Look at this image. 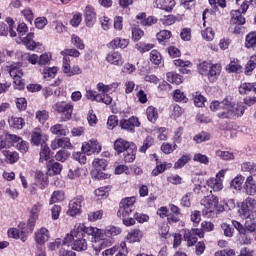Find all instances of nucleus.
I'll list each match as a JSON object with an SVG mask.
<instances>
[{
    "label": "nucleus",
    "instance_id": "obj_1",
    "mask_svg": "<svg viewBox=\"0 0 256 256\" xmlns=\"http://www.w3.org/2000/svg\"><path fill=\"white\" fill-rule=\"evenodd\" d=\"M95 231L97 227L85 226L83 223H76L74 228L64 238V243L69 247V243H72V249L74 251H87V240H85V234L91 235L95 239Z\"/></svg>",
    "mask_w": 256,
    "mask_h": 256
},
{
    "label": "nucleus",
    "instance_id": "obj_2",
    "mask_svg": "<svg viewBox=\"0 0 256 256\" xmlns=\"http://www.w3.org/2000/svg\"><path fill=\"white\" fill-rule=\"evenodd\" d=\"M96 230H94V241L92 243V249L95 250L96 255H99L103 249L112 245L114 237L121 235V229L114 226H108L105 230L99 228H96Z\"/></svg>",
    "mask_w": 256,
    "mask_h": 256
},
{
    "label": "nucleus",
    "instance_id": "obj_3",
    "mask_svg": "<svg viewBox=\"0 0 256 256\" xmlns=\"http://www.w3.org/2000/svg\"><path fill=\"white\" fill-rule=\"evenodd\" d=\"M221 71H223V67L219 63L211 64L210 62L204 61L198 65L199 74L208 77L210 83H215L219 79Z\"/></svg>",
    "mask_w": 256,
    "mask_h": 256
},
{
    "label": "nucleus",
    "instance_id": "obj_4",
    "mask_svg": "<svg viewBox=\"0 0 256 256\" xmlns=\"http://www.w3.org/2000/svg\"><path fill=\"white\" fill-rule=\"evenodd\" d=\"M200 204L202 205V213L205 217H213L215 211H223L222 207H219V198L215 195H209L204 197Z\"/></svg>",
    "mask_w": 256,
    "mask_h": 256
},
{
    "label": "nucleus",
    "instance_id": "obj_5",
    "mask_svg": "<svg viewBox=\"0 0 256 256\" xmlns=\"http://www.w3.org/2000/svg\"><path fill=\"white\" fill-rule=\"evenodd\" d=\"M239 215L242 219H250L251 221L256 220V199L247 197L242 201Z\"/></svg>",
    "mask_w": 256,
    "mask_h": 256
},
{
    "label": "nucleus",
    "instance_id": "obj_6",
    "mask_svg": "<svg viewBox=\"0 0 256 256\" xmlns=\"http://www.w3.org/2000/svg\"><path fill=\"white\" fill-rule=\"evenodd\" d=\"M245 113V106L231 105V101H229L227 112H218V117L220 119H238V117H243Z\"/></svg>",
    "mask_w": 256,
    "mask_h": 256
},
{
    "label": "nucleus",
    "instance_id": "obj_7",
    "mask_svg": "<svg viewBox=\"0 0 256 256\" xmlns=\"http://www.w3.org/2000/svg\"><path fill=\"white\" fill-rule=\"evenodd\" d=\"M135 197H128L121 200L117 215L119 217H130L131 213L135 211Z\"/></svg>",
    "mask_w": 256,
    "mask_h": 256
},
{
    "label": "nucleus",
    "instance_id": "obj_8",
    "mask_svg": "<svg viewBox=\"0 0 256 256\" xmlns=\"http://www.w3.org/2000/svg\"><path fill=\"white\" fill-rule=\"evenodd\" d=\"M54 111L62 115V120L69 121L73 116V103L60 101L53 106Z\"/></svg>",
    "mask_w": 256,
    "mask_h": 256
},
{
    "label": "nucleus",
    "instance_id": "obj_9",
    "mask_svg": "<svg viewBox=\"0 0 256 256\" xmlns=\"http://www.w3.org/2000/svg\"><path fill=\"white\" fill-rule=\"evenodd\" d=\"M225 173L227 170H220L215 177H211L207 180V185L210 187L214 193H219V191H223V179H225Z\"/></svg>",
    "mask_w": 256,
    "mask_h": 256
},
{
    "label": "nucleus",
    "instance_id": "obj_10",
    "mask_svg": "<svg viewBox=\"0 0 256 256\" xmlns=\"http://www.w3.org/2000/svg\"><path fill=\"white\" fill-rule=\"evenodd\" d=\"M8 237L12 239H20L22 243H25L29 237V229L27 224H20L17 228H10L8 230Z\"/></svg>",
    "mask_w": 256,
    "mask_h": 256
},
{
    "label": "nucleus",
    "instance_id": "obj_11",
    "mask_svg": "<svg viewBox=\"0 0 256 256\" xmlns=\"http://www.w3.org/2000/svg\"><path fill=\"white\" fill-rule=\"evenodd\" d=\"M6 141H9L13 145H15L16 149L20 151V153H27L29 151V142L23 140L19 135L17 134H6L5 136Z\"/></svg>",
    "mask_w": 256,
    "mask_h": 256
},
{
    "label": "nucleus",
    "instance_id": "obj_12",
    "mask_svg": "<svg viewBox=\"0 0 256 256\" xmlns=\"http://www.w3.org/2000/svg\"><path fill=\"white\" fill-rule=\"evenodd\" d=\"M232 225L240 235L238 239L240 245H251V243H253L251 235L248 234L247 229H245V226H243L241 222L232 220Z\"/></svg>",
    "mask_w": 256,
    "mask_h": 256
},
{
    "label": "nucleus",
    "instance_id": "obj_13",
    "mask_svg": "<svg viewBox=\"0 0 256 256\" xmlns=\"http://www.w3.org/2000/svg\"><path fill=\"white\" fill-rule=\"evenodd\" d=\"M203 239L204 232L199 228H192L191 230H184V240L187 242L188 247H193L197 243L198 238Z\"/></svg>",
    "mask_w": 256,
    "mask_h": 256
},
{
    "label": "nucleus",
    "instance_id": "obj_14",
    "mask_svg": "<svg viewBox=\"0 0 256 256\" xmlns=\"http://www.w3.org/2000/svg\"><path fill=\"white\" fill-rule=\"evenodd\" d=\"M47 141H49V137L45 133H43V130H41V128L36 127L31 131V145L39 147V145H44V143H47Z\"/></svg>",
    "mask_w": 256,
    "mask_h": 256
},
{
    "label": "nucleus",
    "instance_id": "obj_15",
    "mask_svg": "<svg viewBox=\"0 0 256 256\" xmlns=\"http://www.w3.org/2000/svg\"><path fill=\"white\" fill-rule=\"evenodd\" d=\"M119 125L121 129H124V131H129V133H135V127H140L141 122H139V118L131 116L129 119L120 120Z\"/></svg>",
    "mask_w": 256,
    "mask_h": 256
},
{
    "label": "nucleus",
    "instance_id": "obj_16",
    "mask_svg": "<svg viewBox=\"0 0 256 256\" xmlns=\"http://www.w3.org/2000/svg\"><path fill=\"white\" fill-rule=\"evenodd\" d=\"M82 151L86 155H93L94 153H101V144L96 139H91L88 142L82 144Z\"/></svg>",
    "mask_w": 256,
    "mask_h": 256
},
{
    "label": "nucleus",
    "instance_id": "obj_17",
    "mask_svg": "<svg viewBox=\"0 0 256 256\" xmlns=\"http://www.w3.org/2000/svg\"><path fill=\"white\" fill-rule=\"evenodd\" d=\"M85 199L83 196H77L76 198L72 199L69 203V209L67 214L70 217H75V215H79L81 213V203H83Z\"/></svg>",
    "mask_w": 256,
    "mask_h": 256
},
{
    "label": "nucleus",
    "instance_id": "obj_18",
    "mask_svg": "<svg viewBox=\"0 0 256 256\" xmlns=\"http://www.w3.org/2000/svg\"><path fill=\"white\" fill-rule=\"evenodd\" d=\"M51 238V234L49 230L45 227H42L35 231L34 233V240L37 245H45L47 241Z\"/></svg>",
    "mask_w": 256,
    "mask_h": 256
},
{
    "label": "nucleus",
    "instance_id": "obj_19",
    "mask_svg": "<svg viewBox=\"0 0 256 256\" xmlns=\"http://www.w3.org/2000/svg\"><path fill=\"white\" fill-rule=\"evenodd\" d=\"M43 210V203L41 202H36L35 204L32 205L30 209V218L28 220V223L30 227H35V222L37 219H39V214Z\"/></svg>",
    "mask_w": 256,
    "mask_h": 256
},
{
    "label": "nucleus",
    "instance_id": "obj_20",
    "mask_svg": "<svg viewBox=\"0 0 256 256\" xmlns=\"http://www.w3.org/2000/svg\"><path fill=\"white\" fill-rule=\"evenodd\" d=\"M107 63L110 65H115L116 67H121L125 60H123V56L117 51H111L106 55Z\"/></svg>",
    "mask_w": 256,
    "mask_h": 256
},
{
    "label": "nucleus",
    "instance_id": "obj_21",
    "mask_svg": "<svg viewBox=\"0 0 256 256\" xmlns=\"http://www.w3.org/2000/svg\"><path fill=\"white\" fill-rule=\"evenodd\" d=\"M85 23L88 27H93L95 21H97V14H95V9L93 6H86L84 9Z\"/></svg>",
    "mask_w": 256,
    "mask_h": 256
},
{
    "label": "nucleus",
    "instance_id": "obj_22",
    "mask_svg": "<svg viewBox=\"0 0 256 256\" xmlns=\"http://www.w3.org/2000/svg\"><path fill=\"white\" fill-rule=\"evenodd\" d=\"M176 2L175 0H155L154 1V7L156 9H161L162 11H167L168 13L173 11V8L175 7Z\"/></svg>",
    "mask_w": 256,
    "mask_h": 256
},
{
    "label": "nucleus",
    "instance_id": "obj_23",
    "mask_svg": "<svg viewBox=\"0 0 256 256\" xmlns=\"http://www.w3.org/2000/svg\"><path fill=\"white\" fill-rule=\"evenodd\" d=\"M229 107V98H225L222 102L217 100L211 102L210 110L211 111H219V113H227V109Z\"/></svg>",
    "mask_w": 256,
    "mask_h": 256
},
{
    "label": "nucleus",
    "instance_id": "obj_24",
    "mask_svg": "<svg viewBox=\"0 0 256 256\" xmlns=\"http://www.w3.org/2000/svg\"><path fill=\"white\" fill-rule=\"evenodd\" d=\"M133 144H131L129 141L119 138L114 142V149L118 153H125L128 149L132 148Z\"/></svg>",
    "mask_w": 256,
    "mask_h": 256
},
{
    "label": "nucleus",
    "instance_id": "obj_25",
    "mask_svg": "<svg viewBox=\"0 0 256 256\" xmlns=\"http://www.w3.org/2000/svg\"><path fill=\"white\" fill-rule=\"evenodd\" d=\"M244 190L246 195L255 196L256 195V183L253 176H248L244 183Z\"/></svg>",
    "mask_w": 256,
    "mask_h": 256
},
{
    "label": "nucleus",
    "instance_id": "obj_26",
    "mask_svg": "<svg viewBox=\"0 0 256 256\" xmlns=\"http://www.w3.org/2000/svg\"><path fill=\"white\" fill-rule=\"evenodd\" d=\"M33 39H35V33L33 32L28 33L26 37L22 38L23 45H25V47H27L29 51H35V49H37V46L40 45Z\"/></svg>",
    "mask_w": 256,
    "mask_h": 256
},
{
    "label": "nucleus",
    "instance_id": "obj_27",
    "mask_svg": "<svg viewBox=\"0 0 256 256\" xmlns=\"http://www.w3.org/2000/svg\"><path fill=\"white\" fill-rule=\"evenodd\" d=\"M6 163L13 165L19 161V152L13 150H3Z\"/></svg>",
    "mask_w": 256,
    "mask_h": 256
},
{
    "label": "nucleus",
    "instance_id": "obj_28",
    "mask_svg": "<svg viewBox=\"0 0 256 256\" xmlns=\"http://www.w3.org/2000/svg\"><path fill=\"white\" fill-rule=\"evenodd\" d=\"M126 239L129 241V243H139V241L143 239V231L139 229L131 230L127 234Z\"/></svg>",
    "mask_w": 256,
    "mask_h": 256
},
{
    "label": "nucleus",
    "instance_id": "obj_29",
    "mask_svg": "<svg viewBox=\"0 0 256 256\" xmlns=\"http://www.w3.org/2000/svg\"><path fill=\"white\" fill-rule=\"evenodd\" d=\"M231 23L232 25H245V17H243L241 10L231 11Z\"/></svg>",
    "mask_w": 256,
    "mask_h": 256
},
{
    "label": "nucleus",
    "instance_id": "obj_30",
    "mask_svg": "<svg viewBox=\"0 0 256 256\" xmlns=\"http://www.w3.org/2000/svg\"><path fill=\"white\" fill-rule=\"evenodd\" d=\"M8 123L12 129H17L18 131L25 127V119L21 117L12 116L8 119Z\"/></svg>",
    "mask_w": 256,
    "mask_h": 256
},
{
    "label": "nucleus",
    "instance_id": "obj_31",
    "mask_svg": "<svg viewBox=\"0 0 256 256\" xmlns=\"http://www.w3.org/2000/svg\"><path fill=\"white\" fill-rule=\"evenodd\" d=\"M36 185L40 189H45V187H47V185H49V177H47L46 174H44L43 172L37 171L36 172Z\"/></svg>",
    "mask_w": 256,
    "mask_h": 256
},
{
    "label": "nucleus",
    "instance_id": "obj_32",
    "mask_svg": "<svg viewBox=\"0 0 256 256\" xmlns=\"http://www.w3.org/2000/svg\"><path fill=\"white\" fill-rule=\"evenodd\" d=\"M119 87V83L114 82L110 85H105L103 82H99L96 86V89L100 93H109L110 91H115Z\"/></svg>",
    "mask_w": 256,
    "mask_h": 256
},
{
    "label": "nucleus",
    "instance_id": "obj_33",
    "mask_svg": "<svg viewBox=\"0 0 256 256\" xmlns=\"http://www.w3.org/2000/svg\"><path fill=\"white\" fill-rule=\"evenodd\" d=\"M8 71L12 79L17 77H23V70L21 69V63H14L10 65Z\"/></svg>",
    "mask_w": 256,
    "mask_h": 256
},
{
    "label": "nucleus",
    "instance_id": "obj_34",
    "mask_svg": "<svg viewBox=\"0 0 256 256\" xmlns=\"http://www.w3.org/2000/svg\"><path fill=\"white\" fill-rule=\"evenodd\" d=\"M50 131L53 135H57V137H65L67 135V127L61 125V124H55L52 127H50Z\"/></svg>",
    "mask_w": 256,
    "mask_h": 256
},
{
    "label": "nucleus",
    "instance_id": "obj_35",
    "mask_svg": "<svg viewBox=\"0 0 256 256\" xmlns=\"http://www.w3.org/2000/svg\"><path fill=\"white\" fill-rule=\"evenodd\" d=\"M245 47L247 49H255L256 47V31L250 32L245 37Z\"/></svg>",
    "mask_w": 256,
    "mask_h": 256
},
{
    "label": "nucleus",
    "instance_id": "obj_36",
    "mask_svg": "<svg viewBox=\"0 0 256 256\" xmlns=\"http://www.w3.org/2000/svg\"><path fill=\"white\" fill-rule=\"evenodd\" d=\"M48 167V174L49 175H59L61 171L63 170V165L59 162H52L47 164Z\"/></svg>",
    "mask_w": 256,
    "mask_h": 256
},
{
    "label": "nucleus",
    "instance_id": "obj_37",
    "mask_svg": "<svg viewBox=\"0 0 256 256\" xmlns=\"http://www.w3.org/2000/svg\"><path fill=\"white\" fill-rule=\"evenodd\" d=\"M173 165L171 163H162L157 164L156 167L152 170L153 177H157L158 175H161V173H164L166 169H171Z\"/></svg>",
    "mask_w": 256,
    "mask_h": 256
},
{
    "label": "nucleus",
    "instance_id": "obj_38",
    "mask_svg": "<svg viewBox=\"0 0 256 256\" xmlns=\"http://www.w3.org/2000/svg\"><path fill=\"white\" fill-rule=\"evenodd\" d=\"M166 78L168 83H172L173 85H181V83H183V76L173 72H168Z\"/></svg>",
    "mask_w": 256,
    "mask_h": 256
},
{
    "label": "nucleus",
    "instance_id": "obj_39",
    "mask_svg": "<svg viewBox=\"0 0 256 256\" xmlns=\"http://www.w3.org/2000/svg\"><path fill=\"white\" fill-rule=\"evenodd\" d=\"M57 71H59L57 67H46L43 69V78L46 79V81H51V79H55Z\"/></svg>",
    "mask_w": 256,
    "mask_h": 256
},
{
    "label": "nucleus",
    "instance_id": "obj_40",
    "mask_svg": "<svg viewBox=\"0 0 256 256\" xmlns=\"http://www.w3.org/2000/svg\"><path fill=\"white\" fill-rule=\"evenodd\" d=\"M157 41L160 45H165L169 39H171V31L169 30H162L156 35Z\"/></svg>",
    "mask_w": 256,
    "mask_h": 256
},
{
    "label": "nucleus",
    "instance_id": "obj_41",
    "mask_svg": "<svg viewBox=\"0 0 256 256\" xmlns=\"http://www.w3.org/2000/svg\"><path fill=\"white\" fill-rule=\"evenodd\" d=\"M114 49H125L129 45V40L122 38H115L110 43Z\"/></svg>",
    "mask_w": 256,
    "mask_h": 256
},
{
    "label": "nucleus",
    "instance_id": "obj_42",
    "mask_svg": "<svg viewBox=\"0 0 256 256\" xmlns=\"http://www.w3.org/2000/svg\"><path fill=\"white\" fill-rule=\"evenodd\" d=\"M251 91L256 93V84L245 82V83H242L239 87V93L241 95H245Z\"/></svg>",
    "mask_w": 256,
    "mask_h": 256
},
{
    "label": "nucleus",
    "instance_id": "obj_43",
    "mask_svg": "<svg viewBox=\"0 0 256 256\" xmlns=\"http://www.w3.org/2000/svg\"><path fill=\"white\" fill-rule=\"evenodd\" d=\"M146 115L150 123H155V121H157V119L159 118V113L157 112V109L153 106L147 108Z\"/></svg>",
    "mask_w": 256,
    "mask_h": 256
},
{
    "label": "nucleus",
    "instance_id": "obj_44",
    "mask_svg": "<svg viewBox=\"0 0 256 256\" xmlns=\"http://www.w3.org/2000/svg\"><path fill=\"white\" fill-rule=\"evenodd\" d=\"M136 147L135 144H132V147L126 151H124V161L125 163H133L135 159V153H136Z\"/></svg>",
    "mask_w": 256,
    "mask_h": 256
},
{
    "label": "nucleus",
    "instance_id": "obj_45",
    "mask_svg": "<svg viewBox=\"0 0 256 256\" xmlns=\"http://www.w3.org/2000/svg\"><path fill=\"white\" fill-rule=\"evenodd\" d=\"M92 165L96 171H105L107 169V160L101 158H95Z\"/></svg>",
    "mask_w": 256,
    "mask_h": 256
},
{
    "label": "nucleus",
    "instance_id": "obj_46",
    "mask_svg": "<svg viewBox=\"0 0 256 256\" xmlns=\"http://www.w3.org/2000/svg\"><path fill=\"white\" fill-rule=\"evenodd\" d=\"M245 181V178L241 175L236 176L230 183L231 189H235V191H241V187Z\"/></svg>",
    "mask_w": 256,
    "mask_h": 256
},
{
    "label": "nucleus",
    "instance_id": "obj_47",
    "mask_svg": "<svg viewBox=\"0 0 256 256\" xmlns=\"http://www.w3.org/2000/svg\"><path fill=\"white\" fill-rule=\"evenodd\" d=\"M173 99L177 103H187L189 101V98L183 93V91L177 89L173 93Z\"/></svg>",
    "mask_w": 256,
    "mask_h": 256
},
{
    "label": "nucleus",
    "instance_id": "obj_48",
    "mask_svg": "<svg viewBox=\"0 0 256 256\" xmlns=\"http://www.w3.org/2000/svg\"><path fill=\"white\" fill-rule=\"evenodd\" d=\"M216 156L219 157V159H222L223 161H231L235 159V155H233L231 151L217 150Z\"/></svg>",
    "mask_w": 256,
    "mask_h": 256
},
{
    "label": "nucleus",
    "instance_id": "obj_49",
    "mask_svg": "<svg viewBox=\"0 0 256 256\" xmlns=\"http://www.w3.org/2000/svg\"><path fill=\"white\" fill-rule=\"evenodd\" d=\"M59 201H65V193L61 190L53 192L50 198V205H53V203H59Z\"/></svg>",
    "mask_w": 256,
    "mask_h": 256
},
{
    "label": "nucleus",
    "instance_id": "obj_50",
    "mask_svg": "<svg viewBox=\"0 0 256 256\" xmlns=\"http://www.w3.org/2000/svg\"><path fill=\"white\" fill-rule=\"evenodd\" d=\"M227 70L230 73H241V71H243V68L239 63V60H231L230 64L227 67Z\"/></svg>",
    "mask_w": 256,
    "mask_h": 256
},
{
    "label": "nucleus",
    "instance_id": "obj_51",
    "mask_svg": "<svg viewBox=\"0 0 256 256\" xmlns=\"http://www.w3.org/2000/svg\"><path fill=\"white\" fill-rule=\"evenodd\" d=\"M150 61L154 65H161V63L163 61V57L161 56V53H159V51L152 50L150 52Z\"/></svg>",
    "mask_w": 256,
    "mask_h": 256
},
{
    "label": "nucleus",
    "instance_id": "obj_52",
    "mask_svg": "<svg viewBox=\"0 0 256 256\" xmlns=\"http://www.w3.org/2000/svg\"><path fill=\"white\" fill-rule=\"evenodd\" d=\"M242 171L256 175V164L254 162H244L241 165Z\"/></svg>",
    "mask_w": 256,
    "mask_h": 256
},
{
    "label": "nucleus",
    "instance_id": "obj_53",
    "mask_svg": "<svg viewBox=\"0 0 256 256\" xmlns=\"http://www.w3.org/2000/svg\"><path fill=\"white\" fill-rule=\"evenodd\" d=\"M51 155V148L49 146L42 144L40 150V161H48Z\"/></svg>",
    "mask_w": 256,
    "mask_h": 256
},
{
    "label": "nucleus",
    "instance_id": "obj_54",
    "mask_svg": "<svg viewBox=\"0 0 256 256\" xmlns=\"http://www.w3.org/2000/svg\"><path fill=\"white\" fill-rule=\"evenodd\" d=\"M67 243H65V240H61V238H57L54 242H50L48 244L49 251H55V249H61L62 247H65Z\"/></svg>",
    "mask_w": 256,
    "mask_h": 256
},
{
    "label": "nucleus",
    "instance_id": "obj_55",
    "mask_svg": "<svg viewBox=\"0 0 256 256\" xmlns=\"http://www.w3.org/2000/svg\"><path fill=\"white\" fill-rule=\"evenodd\" d=\"M155 143V140L153 139V137L148 136L145 138L143 145L139 148L140 153H146L147 149H149L150 147H153V144Z\"/></svg>",
    "mask_w": 256,
    "mask_h": 256
},
{
    "label": "nucleus",
    "instance_id": "obj_56",
    "mask_svg": "<svg viewBox=\"0 0 256 256\" xmlns=\"http://www.w3.org/2000/svg\"><path fill=\"white\" fill-rule=\"evenodd\" d=\"M71 43L74 45V47H76V49H85V43H83V40L75 34L71 36Z\"/></svg>",
    "mask_w": 256,
    "mask_h": 256
},
{
    "label": "nucleus",
    "instance_id": "obj_57",
    "mask_svg": "<svg viewBox=\"0 0 256 256\" xmlns=\"http://www.w3.org/2000/svg\"><path fill=\"white\" fill-rule=\"evenodd\" d=\"M96 99L98 103H104L105 105H111V103H113V98H111L109 94L103 92L102 94H98Z\"/></svg>",
    "mask_w": 256,
    "mask_h": 256
},
{
    "label": "nucleus",
    "instance_id": "obj_58",
    "mask_svg": "<svg viewBox=\"0 0 256 256\" xmlns=\"http://www.w3.org/2000/svg\"><path fill=\"white\" fill-rule=\"evenodd\" d=\"M205 103H207V98L196 92V94L194 95V105L196 107H205Z\"/></svg>",
    "mask_w": 256,
    "mask_h": 256
},
{
    "label": "nucleus",
    "instance_id": "obj_59",
    "mask_svg": "<svg viewBox=\"0 0 256 256\" xmlns=\"http://www.w3.org/2000/svg\"><path fill=\"white\" fill-rule=\"evenodd\" d=\"M193 161H196V163H201L202 165H209V157L202 153L195 154L193 156Z\"/></svg>",
    "mask_w": 256,
    "mask_h": 256
},
{
    "label": "nucleus",
    "instance_id": "obj_60",
    "mask_svg": "<svg viewBox=\"0 0 256 256\" xmlns=\"http://www.w3.org/2000/svg\"><path fill=\"white\" fill-rule=\"evenodd\" d=\"M69 157H71V154L66 150H60L55 155L56 161H61V163H65Z\"/></svg>",
    "mask_w": 256,
    "mask_h": 256
},
{
    "label": "nucleus",
    "instance_id": "obj_61",
    "mask_svg": "<svg viewBox=\"0 0 256 256\" xmlns=\"http://www.w3.org/2000/svg\"><path fill=\"white\" fill-rule=\"evenodd\" d=\"M100 219H103V210L89 212L88 221H91L93 223L95 221H99Z\"/></svg>",
    "mask_w": 256,
    "mask_h": 256
},
{
    "label": "nucleus",
    "instance_id": "obj_62",
    "mask_svg": "<svg viewBox=\"0 0 256 256\" xmlns=\"http://www.w3.org/2000/svg\"><path fill=\"white\" fill-rule=\"evenodd\" d=\"M221 229L225 235V237H233V234L235 233V228H232L231 225L227 223H222L221 224Z\"/></svg>",
    "mask_w": 256,
    "mask_h": 256
},
{
    "label": "nucleus",
    "instance_id": "obj_63",
    "mask_svg": "<svg viewBox=\"0 0 256 256\" xmlns=\"http://www.w3.org/2000/svg\"><path fill=\"white\" fill-rule=\"evenodd\" d=\"M202 37L206 41H213L215 39V32L213 31V28H206L202 31Z\"/></svg>",
    "mask_w": 256,
    "mask_h": 256
},
{
    "label": "nucleus",
    "instance_id": "obj_64",
    "mask_svg": "<svg viewBox=\"0 0 256 256\" xmlns=\"http://www.w3.org/2000/svg\"><path fill=\"white\" fill-rule=\"evenodd\" d=\"M136 49L140 53H147V51H151V49H153V44L139 42L136 44Z\"/></svg>",
    "mask_w": 256,
    "mask_h": 256
}]
</instances>
